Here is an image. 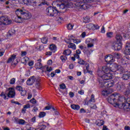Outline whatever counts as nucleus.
<instances>
[{
    "label": "nucleus",
    "mask_w": 130,
    "mask_h": 130,
    "mask_svg": "<svg viewBox=\"0 0 130 130\" xmlns=\"http://www.w3.org/2000/svg\"><path fill=\"white\" fill-rule=\"evenodd\" d=\"M23 89H23L22 86H21L20 85H18V86H16V90H17V91H19V92H21Z\"/></svg>",
    "instance_id": "nucleus-48"
},
{
    "label": "nucleus",
    "mask_w": 130,
    "mask_h": 130,
    "mask_svg": "<svg viewBox=\"0 0 130 130\" xmlns=\"http://www.w3.org/2000/svg\"><path fill=\"white\" fill-rule=\"evenodd\" d=\"M35 68L37 70H40L42 68V64L41 62H37L35 64Z\"/></svg>",
    "instance_id": "nucleus-27"
},
{
    "label": "nucleus",
    "mask_w": 130,
    "mask_h": 130,
    "mask_svg": "<svg viewBox=\"0 0 130 130\" xmlns=\"http://www.w3.org/2000/svg\"><path fill=\"white\" fill-rule=\"evenodd\" d=\"M105 88V89L102 90V95H103V96H108L109 94H111V93H112L111 89L107 87Z\"/></svg>",
    "instance_id": "nucleus-16"
},
{
    "label": "nucleus",
    "mask_w": 130,
    "mask_h": 130,
    "mask_svg": "<svg viewBox=\"0 0 130 130\" xmlns=\"http://www.w3.org/2000/svg\"><path fill=\"white\" fill-rule=\"evenodd\" d=\"M107 37H108V38H111V37H113V32H107Z\"/></svg>",
    "instance_id": "nucleus-42"
},
{
    "label": "nucleus",
    "mask_w": 130,
    "mask_h": 130,
    "mask_svg": "<svg viewBox=\"0 0 130 130\" xmlns=\"http://www.w3.org/2000/svg\"><path fill=\"white\" fill-rule=\"evenodd\" d=\"M15 82H16V79L13 78L11 79V80H10L11 85H14V84H15Z\"/></svg>",
    "instance_id": "nucleus-49"
},
{
    "label": "nucleus",
    "mask_w": 130,
    "mask_h": 130,
    "mask_svg": "<svg viewBox=\"0 0 130 130\" xmlns=\"http://www.w3.org/2000/svg\"><path fill=\"white\" fill-rule=\"evenodd\" d=\"M117 87L119 88L120 90H122V89H124V85H123V83H120L118 84Z\"/></svg>",
    "instance_id": "nucleus-37"
},
{
    "label": "nucleus",
    "mask_w": 130,
    "mask_h": 130,
    "mask_svg": "<svg viewBox=\"0 0 130 130\" xmlns=\"http://www.w3.org/2000/svg\"><path fill=\"white\" fill-rule=\"evenodd\" d=\"M78 93H79L80 95H84V90H79V91H78Z\"/></svg>",
    "instance_id": "nucleus-63"
},
{
    "label": "nucleus",
    "mask_w": 130,
    "mask_h": 130,
    "mask_svg": "<svg viewBox=\"0 0 130 130\" xmlns=\"http://www.w3.org/2000/svg\"><path fill=\"white\" fill-rule=\"evenodd\" d=\"M76 53L74 55L75 57H76V58H80L79 54H81V50L78 49L76 50Z\"/></svg>",
    "instance_id": "nucleus-30"
},
{
    "label": "nucleus",
    "mask_w": 130,
    "mask_h": 130,
    "mask_svg": "<svg viewBox=\"0 0 130 130\" xmlns=\"http://www.w3.org/2000/svg\"><path fill=\"white\" fill-rule=\"evenodd\" d=\"M81 36L82 38H85V37H86V32L85 31L83 32Z\"/></svg>",
    "instance_id": "nucleus-57"
},
{
    "label": "nucleus",
    "mask_w": 130,
    "mask_h": 130,
    "mask_svg": "<svg viewBox=\"0 0 130 130\" xmlns=\"http://www.w3.org/2000/svg\"><path fill=\"white\" fill-rule=\"evenodd\" d=\"M124 53L127 55H130V43H126L124 50Z\"/></svg>",
    "instance_id": "nucleus-20"
},
{
    "label": "nucleus",
    "mask_w": 130,
    "mask_h": 130,
    "mask_svg": "<svg viewBox=\"0 0 130 130\" xmlns=\"http://www.w3.org/2000/svg\"><path fill=\"white\" fill-rule=\"evenodd\" d=\"M16 59V55L13 54L7 60V63H11V62H14V61Z\"/></svg>",
    "instance_id": "nucleus-24"
},
{
    "label": "nucleus",
    "mask_w": 130,
    "mask_h": 130,
    "mask_svg": "<svg viewBox=\"0 0 130 130\" xmlns=\"http://www.w3.org/2000/svg\"><path fill=\"white\" fill-rule=\"evenodd\" d=\"M20 94H21V96H25L26 95V94H27V91H26V90L23 89V90H22L20 91Z\"/></svg>",
    "instance_id": "nucleus-43"
},
{
    "label": "nucleus",
    "mask_w": 130,
    "mask_h": 130,
    "mask_svg": "<svg viewBox=\"0 0 130 130\" xmlns=\"http://www.w3.org/2000/svg\"><path fill=\"white\" fill-rule=\"evenodd\" d=\"M22 60L23 61L24 63H27V62L29 61V58L28 57H25L22 59Z\"/></svg>",
    "instance_id": "nucleus-47"
},
{
    "label": "nucleus",
    "mask_w": 130,
    "mask_h": 130,
    "mask_svg": "<svg viewBox=\"0 0 130 130\" xmlns=\"http://www.w3.org/2000/svg\"><path fill=\"white\" fill-rule=\"evenodd\" d=\"M104 124V121L103 120H100L98 121L97 123V125L99 126H101V125H103Z\"/></svg>",
    "instance_id": "nucleus-41"
},
{
    "label": "nucleus",
    "mask_w": 130,
    "mask_h": 130,
    "mask_svg": "<svg viewBox=\"0 0 130 130\" xmlns=\"http://www.w3.org/2000/svg\"><path fill=\"white\" fill-rule=\"evenodd\" d=\"M68 43V47L69 48H72V49H73L74 50H76V45L74 43H72L71 42H67Z\"/></svg>",
    "instance_id": "nucleus-25"
},
{
    "label": "nucleus",
    "mask_w": 130,
    "mask_h": 130,
    "mask_svg": "<svg viewBox=\"0 0 130 130\" xmlns=\"http://www.w3.org/2000/svg\"><path fill=\"white\" fill-rule=\"evenodd\" d=\"M130 77V72H127L123 76V80H128Z\"/></svg>",
    "instance_id": "nucleus-26"
},
{
    "label": "nucleus",
    "mask_w": 130,
    "mask_h": 130,
    "mask_svg": "<svg viewBox=\"0 0 130 130\" xmlns=\"http://www.w3.org/2000/svg\"><path fill=\"white\" fill-rule=\"evenodd\" d=\"M18 123L21 125H24L26 123V121L24 119H20L18 120Z\"/></svg>",
    "instance_id": "nucleus-35"
},
{
    "label": "nucleus",
    "mask_w": 130,
    "mask_h": 130,
    "mask_svg": "<svg viewBox=\"0 0 130 130\" xmlns=\"http://www.w3.org/2000/svg\"><path fill=\"white\" fill-rule=\"evenodd\" d=\"M102 71L98 72L99 79L101 81H108L113 78L114 72L112 71V67L104 66L102 68Z\"/></svg>",
    "instance_id": "nucleus-1"
},
{
    "label": "nucleus",
    "mask_w": 130,
    "mask_h": 130,
    "mask_svg": "<svg viewBox=\"0 0 130 130\" xmlns=\"http://www.w3.org/2000/svg\"><path fill=\"white\" fill-rule=\"evenodd\" d=\"M53 109V110H55V109H54V108L51 107V106H47L46 107H45V110H50V109Z\"/></svg>",
    "instance_id": "nucleus-46"
},
{
    "label": "nucleus",
    "mask_w": 130,
    "mask_h": 130,
    "mask_svg": "<svg viewBox=\"0 0 130 130\" xmlns=\"http://www.w3.org/2000/svg\"><path fill=\"white\" fill-rule=\"evenodd\" d=\"M112 71L114 72V75H121L124 72V68L120 65H118L115 63L112 66Z\"/></svg>",
    "instance_id": "nucleus-6"
},
{
    "label": "nucleus",
    "mask_w": 130,
    "mask_h": 130,
    "mask_svg": "<svg viewBox=\"0 0 130 130\" xmlns=\"http://www.w3.org/2000/svg\"><path fill=\"white\" fill-rule=\"evenodd\" d=\"M71 53H72V51L70 49L65 50L63 52V54H64V55H71Z\"/></svg>",
    "instance_id": "nucleus-28"
},
{
    "label": "nucleus",
    "mask_w": 130,
    "mask_h": 130,
    "mask_svg": "<svg viewBox=\"0 0 130 130\" xmlns=\"http://www.w3.org/2000/svg\"><path fill=\"white\" fill-rule=\"evenodd\" d=\"M47 64L48 66H51V64H52V60H49L47 61Z\"/></svg>",
    "instance_id": "nucleus-59"
},
{
    "label": "nucleus",
    "mask_w": 130,
    "mask_h": 130,
    "mask_svg": "<svg viewBox=\"0 0 130 130\" xmlns=\"http://www.w3.org/2000/svg\"><path fill=\"white\" fill-rule=\"evenodd\" d=\"M60 58L61 61H62V62H66V60H67V59H68V58L67 57V56H66L64 55L60 56Z\"/></svg>",
    "instance_id": "nucleus-36"
},
{
    "label": "nucleus",
    "mask_w": 130,
    "mask_h": 130,
    "mask_svg": "<svg viewBox=\"0 0 130 130\" xmlns=\"http://www.w3.org/2000/svg\"><path fill=\"white\" fill-rule=\"evenodd\" d=\"M130 90L129 89L127 90L125 92H124V95L125 96H128L129 97L130 96Z\"/></svg>",
    "instance_id": "nucleus-50"
},
{
    "label": "nucleus",
    "mask_w": 130,
    "mask_h": 130,
    "mask_svg": "<svg viewBox=\"0 0 130 130\" xmlns=\"http://www.w3.org/2000/svg\"><path fill=\"white\" fill-rule=\"evenodd\" d=\"M86 27L88 30H93V31L97 30V29H100V26H99L98 24H93V23L87 24Z\"/></svg>",
    "instance_id": "nucleus-12"
},
{
    "label": "nucleus",
    "mask_w": 130,
    "mask_h": 130,
    "mask_svg": "<svg viewBox=\"0 0 130 130\" xmlns=\"http://www.w3.org/2000/svg\"><path fill=\"white\" fill-rule=\"evenodd\" d=\"M25 20H29V18H25L22 17H15L14 21L16 23H23Z\"/></svg>",
    "instance_id": "nucleus-17"
},
{
    "label": "nucleus",
    "mask_w": 130,
    "mask_h": 130,
    "mask_svg": "<svg viewBox=\"0 0 130 130\" xmlns=\"http://www.w3.org/2000/svg\"><path fill=\"white\" fill-rule=\"evenodd\" d=\"M30 107L31 106L29 104H27L23 106V108H25V109H28V108H30Z\"/></svg>",
    "instance_id": "nucleus-53"
},
{
    "label": "nucleus",
    "mask_w": 130,
    "mask_h": 130,
    "mask_svg": "<svg viewBox=\"0 0 130 130\" xmlns=\"http://www.w3.org/2000/svg\"><path fill=\"white\" fill-rule=\"evenodd\" d=\"M56 3L58 9L59 10H64V11H62L63 12H66L67 7L64 3H62V0H57Z\"/></svg>",
    "instance_id": "nucleus-10"
},
{
    "label": "nucleus",
    "mask_w": 130,
    "mask_h": 130,
    "mask_svg": "<svg viewBox=\"0 0 130 130\" xmlns=\"http://www.w3.org/2000/svg\"><path fill=\"white\" fill-rule=\"evenodd\" d=\"M56 21L58 22V23H61V22H63V18H62V17H58L56 18Z\"/></svg>",
    "instance_id": "nucleus-44"
},
{
    "label": "nucleus",
    "mask_w": 130,
    "mask_h": 130,
    "mask_svg": "<svg viewBox=\"0 0 130 130\" xmlns=\"http://www.w3.org/2000/svg\"><path fill=\"white\" fill-rule=\"evenodd\" d=\"M0 97L3 98L4 100H8L9 98L8 91L6 90V91H2L0 94Z\"/></svg>",
    "instance_id": "nucleus-19"
},
{
    "label": "nucleus",
    "mask_w": 130,
    "mask_h": 130,
    "mask_svg": "<svg viewBox=\"0 0 130 130\" xmlns=\"http://www.w3.org/2000/svg\"><path fill=\"white\" fill-rule=\"evenodd\" d=\"M33 112H37L38 111V108L37 107H35L32 110Z\"/></svg>",
    "instance_id": "nucleus-61"
},
{
    "label": "nucleus",
    "mask_w": 130,
    "mask_h": 130,
    "mask_svg": "<svg viewBox=\"0 0 130 130\" xmlns=\"http://www.w3.org/2000/svg\"><path fill=\"white\" fill-rule=\"evenodd\" d=\"M35 0H29V3L32 4L33 6H34V5H35Z\"/></svg>",
    "instance_id": "nucleus-62"
},
{
    "label": "nucleus",
    "mask_w": 130,
    "mask_h": 130,
    "mask_svg": "<svg viewBox=\"0 0 130 130\" xmlns=\"http://www.w3.org/2000/svg\"><path fill=\"white\" fill-rule=\"evenodd\" d=\"M89 102L90 103H91V102H95V95H94V94L91 95Z\"/></svg>",
    "instance_id": "nucleus-40"
},
{
    "label": "nucleus",
    "mask_w": 130,
    "mask_h": 130,
    "mask_svg": "<svg viewBox=\"0 0 130 130\" xmlns=\"http://www.w3.org/2000/svg\"><path fill=\"white\" fill-rule=\"evenodd\" d=\"M106 81V80L101 81L99 79L100 85L102 88H104V87H105L106 88H111V87H113V85H114V81H113V80L107 82Z\"/></svg>",
    "instance_id": "nucleus-8"
},
{
    "label": "nucleus",
    "mask_w": 130,
    "mask_h": 130,
    "mask_svg": "<svg viewBox=\"0 0 130 130\" xmlns=\"http://www.w3.org/2000/svg\"><path fill=\"white\" fill-rule=\"evenodd\" d=\"M101 33H105V27H104V26H103L101 30Z\"/></svg>",
    "instance_id": "nucleus-56"
},
{
    "label": "nucleus",
    "mask_w": 130,
    "mask_h": 130,
    "mask_svg": "<svg viewBox=\"0 0 130 130\" xmlns=\"http://www.w3.org/2000/svg\"><path fill=\"white\" fill-rule=\"evenodd\" d=\"M35 82V88L37 89H40V88H41V84L40 83V77H37V79Z\"/></svg>",
    "instance_id": "nucleus-22"
},
{
    "label": "nucleus",
    "mask_w": 130,
    "mask_h": 130,
    "mask_svg": "<svg viewBox=\"0 0 130 130\" xmlns=\"http://www.w3.org/2000/svg\"><path fill=\"white\" fill-rule=\"evenodd\" d=\"M31 98H32V93H28L27 99L30 100V99H31Z\"/></svg>",
    "instance_id": "nucleus-60"
},
{
    "label": "nucleus",
    "mask_w": 130,
    "mask_h": 130,
    "mask_svg": "<svg viewBox=\"0 0 130 130\" xmlns=\"http://www.w3.org/2000/svg\"><path fill=\"white\" fill-rule=\"evenodd\" d=\"M69 96L71 97V98H73L75 96V93L73 92H69Z\"/></svg>",
    "instance_id": "nucleus-55"
},
{
    "label": "nucleus",
    "mask_w": 130,
    "mask_h": 130,
    "mask_svg": "<svg viewBox=\"0 0 130 130\" xmlns=\"http://www.w3.org/2000/svg\"><path fill=\"white\" fill-rule=\"evenodd\" d=\"M71 107L72 109H74V110H79V109H80V106L75 104L71 105Z\"/></svg>",
    "instance_id": "nucleus-29"
},
{
    "label": "nucleus",
    "mask_w": 130,
    "mask_h": 130,
    "mask_svg": "<svg viewBox=\"0 0 130 130\" xmlns=\"http://www.w3.org/2000/svg\"><path fill=\"white\" fill-rule=\"evenodd\" d=\"M105 60L108 63H111V62H114V61H115V59L113 57L112 54L106 56L105 57Z\"/></svg>",
    "instance_id": "nucleus-15"
},
{
    "label": "nucleus",
    "mask_w": 130,
    "mask_h": 130,
    "mask_svg": "<svg viewBox=\"0 0 130 130\" xmlns=\"http://www.w3.org/2000/svg\"><path fill=\"white\" fill-rule=\"evenodd\" d=\"M46 12L48 16H51L52 17H59L61 16V13L59 12L57 8L55 7H49L46 9Z\"/></svg>",
    "instance_id": "nucleus-5"
},
{
    "label": "nucleus",
    "mask_w": 130,
    "mask_h": 130,
    "mask_svg": "<svg viewBox=\"0 0 130 130\" xmlns=\"http://www.w3.org/2000/svg\"><path fill=\"white\" fill-rule=\"evenodd\" d=\"M41 42L44 44H46L47 43V38H43L41 39Z\"/></svg>",
    "instance_id": "nucleus-45"
},
{
    "label": "nucleus",
    "mask_w": 130,
    "mask_h": 130,
    "mask_svg": "<svg viewBox=\"0 0 130 130\" xmlns=\"http://www.w3.org/2000/svg\"><path fill=\"white\" fill-rule=\"evenodd\" d=\"M46 115V113H45V112H41L39 113V117L40 118H42V117H44V116H45Z\"/></svg>",
    "instance_id": "nucleus-39"
},
{
    "label": "nucleus",
    "mask_w": 130,
    "mask_h": 130,
    "mask_svg": "<svg viewBox=\"0 0 130 130\" xmlns=\"http://www.w3.org/2000/svg\"><path fill=\"white\" fill-rule=\"evenodd\" d=\"M76 9L81 10L87 9V5L84 3H92L93 0H71Z\"/></svg>",
    "instance_id": "nucleus-4"
},
{
    "label": "nucleus",
    "mask_w": 130,
    "mask_h": 130,
    "mask_svg": "<svg viewBox=\"0 0 130 130\" xmlns=\"http://www.w3.org/2000/svg\"><path fill=\"white\" fill-rule=\"evenodd\" d=\"M74 28V24H72V23H69L67 25V28L68 30H73Z\"/></svg>",
    "instance_id": "nucleus-38"
},
{
    "label": "nucleus",
    "mask_w": 130,
    "mask_h": 130,
    "mask_svg": "<svg viewBox=\"0 0 130 130\" xmlns=\"http://www.w3.org/2000/svg\"><path fill=\"white\" fill-rule=\"evenodd\" d=\"M15 14L17 15V17H20V16H25V17H31V13L26 10L22 9H17L15 11Z\"/></svg>",
    "instance_id": "nucleus-7"
},
{
    "label": "nucleus",
    "mask_w": 130,
    "mask_h": 130,
    "mask_svg": "<svg viewBox=\"0 0 130 130\" xmlns=\"http://www.w3.org/2000/svg\"><path fill=\"white\" fill-rule=\"evenodd\" d=\"M69 40L70 41H73V42H74V43H76V44L81 43V40H75V37H74V36H71Z\"/></svg>",
    "instance_id": "nucleus-23"
},
{
    "label": "nucleus",
    "mask_w": 130,
    "mask_h": 130,
    "mask_svg": "<svg viewBox=\"0 0 130 130\" xmlns=\"http://www.w3.org/2000/svg\"><path fill=\"white\" fill-rule=\"evenodd\" d=\"M78 63H79V64H82V65L85 64V66H86V63H88V62H85V61H84V60H83V59H78Z\"/></svg>",
    "instance_id": "nucleus-34"
},
{
    "label": "nucleus",
    "mask_w": 130,
    "mask_h": 130,
    "mask_svg": "<svg viewBox=\"0 0 130 130\" xmlns=\"http://www.w3.org/2000/svg\"><path fill=\"white\" fill-rule=\"evenodd\" d=\"M90 17H83V21L84 23H89L90 22Z\"/></svg>",
    "instance_id": "nucleus-32"
},
{
    "label": "nucleus",
    "mask_w": 130,
    "mask_h": 130,
    "mask_svg": "<svg viewBox=\"0 0 130 130\" xmlns=\"http://www.w3.org/2000/svg\"><path fill=\"white\" fill-rule=\"evenodd\" d=\"M45 2H43V0H36L34 6L36 7H41L43 5H45Z\"/></svg>",
    "instance_id": "nucleus-21"
},
{
    "label": "nucleus",
    "mask_w": 130,
    "mask_h": 130,
    "mask_svg": "<svg viewBox=\"0 0 130 130\" xmlns=\"http://www.w3.org/2000/svg\"><path fill=\"white\" fill-rule=\"evenodd\" d=\"M9 98H14L16 96L15 89L13 87H10L7 89Z\"/></svg>",
    "instance_id": "nucleus-11"
},
{
    "label": "nucleus",
    "mask_w": 130,
    "mask_h": 130,
    "mask_svg": "<svg viewBox=\"0 0 130 130\" xmlns=\"http://www.w3.org/2000/svg\"><path fill=\"white\" fill-rule=\"evenodd\" d=\"M30 102L31 103H32V104H36L37 103V101L36 100H35V99L33 98L31 100H30Z\"/></svg>",
    "instance_id": "nucleus-51"
},
{
    "label": "nucleus",
    "mask_w": 130,
    "mask_h": 130,
    "mask_svg": "<svg viewBox=\"0 0 130 130\" xmlns=\"http://www.w3.org/2000/svg\"><path fill=\"white\" fill-rule=\"evenodd\" d=\"M28 64L29 67H32L34 64V61L31 60V61L28 62Z\"/></svg>",
    "instance_id": "nucleus-54"
},
{
    "label": "nucleus",
    "mask_w": 130,
    "mask_h": 130,
    "mask_svg": "<svg viewBox=\"0 0 130 130\" xmlns=\"http://www.w3.org/2000/svg\"><path fill=\"white\" fill-rule=\"evenodd\" d=\"M47 72H51V71H52V68H51L50 67H47Z\"/></svg>",
    "instance_id": "nucleus-58"
},
{
    "label": "nucleus",
    "mask_w": 130,
    "mask_h": 130,
    "mask_svg": "<svg viewBox=\"0 0 130 130\" xmlns=\"http://www.w3.org/2000/svg\"><path fill=\"white\" fill-rule=\"evenodd\" d=\"M112 56L114 57V58H117V59H118V58H120V54L118 53H112Z\"/></svg>",
    "instance_id": "nucleus-33"
},
{
    "label": "nucleus",
    "mask_w": 130,
    "mask_h": 130,
    "mask_svg": "<svg viewBox=\"0 0 130 130\" xmlns=\"http://www.w3.org/2000/svg\"><path fill=\"white\" fill-rule=\"evenodd\" d=\"M125 130H130V127L128 126H125L124 127Z\"/></svg>",
    "instance_id": "nucleus-64"
},
{
    "label": "nucleus",
    "mask_w": 130,
    "mask_h": 130,
    "mask_svg": "<svg viewBox=\"0 0 130 130\" xmlns=\"http://www.w3.org/2000/svg\"><path fill=\"white\" fill-rule=\"evenodd\" d=\"M66 84L62 83L60 85V89H66Z\"/></svg>",
    "instance_id": "nucleus-52"
},
{
    "label": "nucleus",
    "mask_w": 130,
    "mask_h": 130,
    "mask_svg": "<svg viewBox=\"0 0 130 130\" xmlns=\"http://www.w3.org/2000/svg\"><path fill=\"white\" fill-rule=\"evenodd\" d=\"M115 39L117 41L111 42V46L113 50H120L122 47V36L121 34H117L116 35ZM118 42V43H117Z\"/></svg>",
    "instance_id": "nucleus-3"
},
{
    "label": "nucleus",
    "mask_w": 130,
    "mask_h": 130,
    "mask_svg": "<svg viewBox=\"0 0 130 130\" xmlns=\"http://www.w3.org/2000/svg\"><path fill=\"white\" fill-rule=\"evenodd\" d=\"M37 80V77L33 76H31L26 81V84L27 86H32Z\"/></svg>",
    "instance_id": "nucleus-14"
},
{
    "label": "nucleus",
    "mask_w": 130,
    "mask_h": 130,
    "mask_svg": "<svg viewBox=\"0 0 130 130\" xmlns=\"http://www.w3.org/2000/svg\"><path fill=\"white\" fill-rule=\"evenodd\" d=\"M1 25H10L12 24V20L9 18L8 17H0Z\"/></svg>",
    "instance_id": "nucleus-9"
},
{
    "label": "nucleus",
    "mask_w": 130,
    "mask_h": 130,
    "mask_svg": "<svg viewBox=\"0 0 130 130\" xmlns=\"http://www.w3.org/2000/svg\"><path fill=\"white\" fill-rule=\"evenodd\" d=\"M90 68V64L89 63H86L85 64V66L83 68V72L84 74H87L88 73V74H92L91 71H89V69Z\"/></svg>",
    "instance_id": "nucleus-18"
},
{
    "label": "nucleus",
    "mask_w": 130,
    "mask_h": 130,
    "mask_svg": "<svg viewBox=\"0 0 130 130\" xmlns=\"http://www.w3.org/2000/svg\"><path fill=\"white\" fill-rule=\"evenodd\" d=\"M123 100V98H119L118 94H113L111 95L108 98V102L110 104H112L114 107H118L120 109L123 108L122 104L120 102Z\"/></svg>",
    "instance_id": "nucleus-2"
},
{
    "label": "nucleus",
    "mask_w": 130,
    "mask_h": 130,
    "mask_svg": "<svg viewBox=\"0 0 130 130\" xmlns=\"http://www.w3.org/2000/svg\"><path fill=\"white\" fill-rule=\"evenodd\" d=\"M95 40L94 39H92L90 38L87 39L85 43L87 45L88 48H91V47H93L94 46V43Z\"/></svg>",
    "instance_id": "nucleus-13"
},
{
    "label": "nucleus",
    "mask_w": 130,
    "mask_h": 130,
    "mask_svg": "<svg viewBox=\"0 0 130 130\" xmlns=\"http://www.w3.org/2000/svg\"><path fill=\"white\" fill-rule=\"evenodd\" d=\"M49 49L53 52H55L56 51V46H55L54 45H50Z\"/></svg>",
    "instance_id": "nucleus-31"
}]
</instances>
